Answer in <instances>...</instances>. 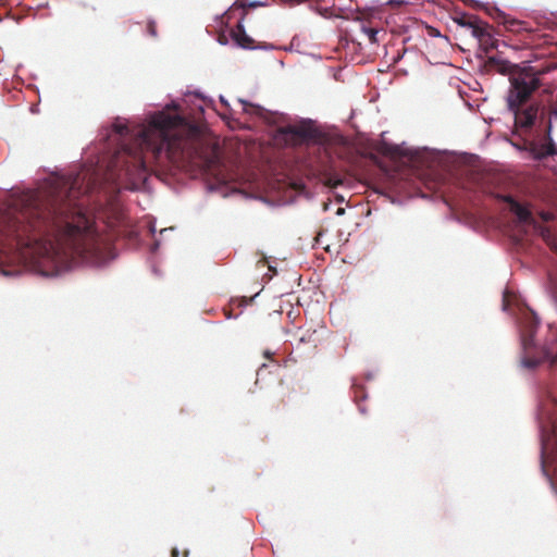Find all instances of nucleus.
Wrapping results in <instances>:
<instances>
[{
  "label": "nucleus",
  "instance_id": "15",
  "mask_svg": "<svg viewBox=\"0 0 557 557\" xmlns=\"http://www.w3.org/2000/svg\"><path fill=\"white\" fill-rule=\"evenodd\" d=\"M524 366L528 367V368H535L537 364H539V361L536 360H533V359H525L523 361Z\"/></svg>",
  "mask_w": 557,
  "mask_h": 557
},
{
  "label": "nucleus",
  "instance_id": "22",
  "mask_svg": "<svg viewBox=\"0 0 557 557\" xmlns=\"http://www.w3.org/2000/svg\"><path fill=\"white\" fill-rule=\"evenodd\" d=\"M342 212H344V209H338L337 213L341 214Z\"/></svg>",
  "mask_w": 557,
  "mask_h": 557
},
{
  "label": "nucleus",
  "instance_id": "16",
  "mask_svg": "<svg viewBox=\"0 0 557 557\" xmlns=\"http://www.w3.org/2000/svg\"><path fill=\"white\" fill-rule=\"evenodd\" d=\"M541 218L543 221L548 222L553 220L554 215L550 212H541Z\"/></svg>",
  "mask_w": 557,
  "mask_h": 557
},
{
  "label": "nucleus",
  "instance_id": "17",
  "mask_svg": "<svg viewBox=\"0 0 557 557\" xmlns=\"http://www.w3.org/2000/svg\"><path fill=\"white\" fill-rule=\"evenodd\" d=\"M388 3L395 7H400L405 3H408L407 0H388Z\"/></svg>",
  "mask_w": 557,
  "mask_h": 557
},
{
  "label": "nucleus",
  "instance_id": "20",
  "mask_svg": "<svg viewBox=\"0 0 557 557\" xmlns=\"http://www.w3.org/2000/svg\"><path fill=\"white\" fill-rule=\"evenodd\" d=\"M221 102L227 106V102L224 100V98L221 97Z\"/></svg>",
  "mask_w": 557,
  "mask_h": 557
},
{
  "label": "nucleus",
  "instance_id": "8",
  "mask_svg": "<svg viewBox=\"0 0 557 557\" xmlns=\"http://www.w3.org/2000/svg\"><path fill=\"white\" fill-rule=\"evenodd\" d=\"M502 24L505 26L506 30L516 34H521L523 32L530 33L532 30L527 22L511 18L507 15L503 16Z\"/></svg>",
  "mask_w": 557,
  "mask_h": 557
},
{
  "label": "nucleus",
  "instance_id": "1",
  "mask_svg": "<svg viewBox=\"0 0 557 557\" xmlns=\"http://www.w3.org/2000/svg\"><path fill=\"white\" fill-rule=\"evenodd\" d=\"M79 173L54 176L39 189L21 197V212L10 235L18 242L42 244L57 275L75 263L101 264L109 259L112 240L101 234L79 201L88 187Z\"/></svg>",
  "mask_w": 557,
  "mask_h": 557
},
{
  "label": "nucleus",
  "instance_id": "18",
  "mask_svg": "<svg viewBox=\"0 0 557 557\" xmlns=\"http://www.w3.org/2000/svg\"><path fill=\"white\" fill-rule=\"evenodd\" d=\"M429 34L431 36H440V32L436 28H433V27L429 28Z\"/></svg>",
  "mask_w": 557,
  "mask_h": 557
},
{
  "label": "nucleus",
  "instance_id": "6",
  "mask_svg": "<svg viewBox=\"0 0 557 557\" xmlns=\"http://www.w3.org/2000/svg\"><path fill=\"white\" fill-rule=\"evenodd\" d=\"M502 199L509 205L510 211L517 215L520 222L528 224L534 223L532 213L527 207L519 203L509 195L503 196Z\"/></svg>",
  "mask_w": 557,
  "mask_h": 557
},
{
  "label": "nucleus",
  "instance_id": "11",
  "mask_svg": "<svg viewBox=\"0 0 557 557\" xmlns=\"http://www.w3.org/2000/svg\"><path fill=\"white\" fill-rule=\"evenodd\" d=\"M239 102L242 104L244 113L252 114V115H257V116H263L264 110L262 107L249 103L245 100H239Z\"/></svg>",
  "mask_w": 557,
  "mask_h": 557
},
{
  "label": "nucleus",
  "instance_id": "19",
  "mask_svg": "<svg viewBox=\"0 0 557 557\" xmlns=\"http://www.w3.org/2000/svg\"><path fill=\"white\" fill-rule=\"evenodd\" d=\"M329 184H330L331 186H337L338 184H341V181H336V182H334V183H331V182H330Z\"/></svg>",
  "mask_w": 557,
  "mask_h": 557
},
{
  "label": "nucleus",
  "instance_id": "12",
  "mask_svg": "<svg viewBox=\"0 0 557 557\" xmlns=\"http://www.w3.org/2000/svg\"><path fill=\"white\" fill-rule=\"evenodd\" d=\"M361 30H362V33H364L368 36L371 44L379 42L380 39H379L377 35H379L380 30L377 28L362 25Z\"/></svg>",
  "mask_w": 557,
  "mask_h": 557
},
{
  "label": "nucleus",
  "instance_id": "14",
  "mask_svg": "<svg viewBox=\"0 0 557 557\" xmlns=\"http://www.w3.org/2000/svg\"><path fill=\"white\" fill-rule=\"evenodd\" d=\"M147 33L151 36V37H156L157 36V24L156 22L153 21H149L147 23Z\"/></svg>",
  "mask_w": 557,
  "mask_h": 557
},
{
  "label": "nucleus",
  "instance_id": "4",
  "mask_svg": "<svg viewBox=\"0 0 557 557\" xmlns=\"http://www.w3.org/2000/svg\"><path fill=\"white\" fill-rule=\"evenodd\" d=\"M277 134L290 146L305 143L324 144L326 141V135L311 120H302L297 124L282 126L277 129Z\"/></svg>",
  "mask_w": 557,
  "mask_h": 557
},
{
  "label": "nucleus",
  "instance_id": "13",
  "mask_svg": "<svg viewBox=\"0 0 557 557\" xmlns=\"http://www.w3.org/2000/svg\"><path fill=\"white\" fill-rule=\"evenodd\" d=\"M189 550L188 549H180L177 547H173L171 550V557H188Z\"/></svg>",
  "mask_w": 557,
  "mask_h": 557
},
{
  "label": "nucleus",
  "instance_id": "21",
  "mask_svg": "<svg viewBox=\"0 0 557 557\" xmlns=\"http://www.w3.org/2000/svg\"><path fill=\"white\" fill-rule=\"evenodd\" d=\"M488 61H490L491 63H492V62H495V58H490V60H488Z\"/></svg>",
  "mask_w": 557,
  "mask_h": 557
},
{
  "label": "nucleus",
  "instance_id": "2",
  "mask_svg": "<svg viewBox=\"0 0 557 557\" xmlns=\"http://www.w3.org/2000/svg\"><path fill=\"white\" fill-rule=\"evenodd\" d=\"M120 136L132 135L131 144L123 143L114 158L125 176L141 178L148 163L163 156L178 168L198 169L211 173L218 163L213 149L202 143L200 128L176 111L153 114L147 125L131 131L126 124L114 123Z\"/></svg>",
  "mask_w": 557,
  "mask_h": 557
},
{
  "label": "nucleus",
  "instance_id": "10",
  "mask_svg": "<svg viewBox=\"0 0 557 557\" xmlns=\"http://www.w3.org/2000/svg\"><path fill=\"white\" fill-rule=\"evenodd\" d=\"M455 22L458 25H460L462 27H467L468 29H470L472 36L474 35L475 28H480L481 25L484 23L478 16L469 15V14H463L460 17L455 18Z\"/></svg>",
  "mask_w": 557,
  "mask_h": 557
},
{
  "label": "nucleus",
  "instance_id": "9",
  "mask_svg": "<svg viewBox=\"0 0 557 557\" xmlns=\"http://www.w3.org/2000/svg\"><path fill=\"white\" fill-rule=\"evenodd\" d=\"M550 131H552V125H550V123H548V125H547L548 140L546 143L541 144L539 146V148L536 149V153H537L539 158H546V157L554 156L557 153V148L550 138Z\"/></svg>",
  "mask_w": 557,
  "mask_h": 557
},
{
  "label": "nucleus",
  "instance_id": "5",
  "mask_svg": "<svg viewBox=\"0 0 557 557\" xmlns=\"http://www.w3.org/2000/svg\"><path fill=\"white\" fill-rule=\"evenodd\" d=\"M473 37L479 40L480 47L485 53L498 48V40L493 35V28L486 22L480 28H475Z\"/></svg>",
  "mask_w": 557,
  "mask_h": 557
},
{
  "label": "nucleus",
  "instance_id": "7",
  "mask_svg": "<svg viewBox=\"0 0 557 557\" xmlns=\"http://www.w3.org/2000/svg\"><path fill=\"white\" fill-rule=\"evenodd\" d=\"M231 37L236 42L238 47L244 49H252L253 48V39L248 36L245 32L244 25L238 22L237 25L231 29Z\"/></svg>",
  "mask_w": 557,
  "mask_h": 557
},
{
  "label": "nucleus",
  "instance_id": "3",
  "mask_svg": "<svg viewBox=\"0 0 557 557\" xmlns=\"http://www.w3.org/2000/svg\"><path fill=\"white\" fill-rule=\"evenodd\" d=\"M510 90L507 98L508 109L515 114L516 125L530 128L537 116L539 108L534 104L522 109L531 95L540 87V79L529 70H520L510 76Z\"/></svg>",
  "mask_w": 557,
  "mask_h": 557
}]
</instances>
